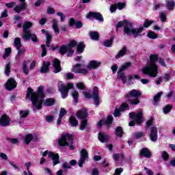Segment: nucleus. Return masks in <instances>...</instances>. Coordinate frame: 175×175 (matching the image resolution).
<instances>
[{
  "label": "nucleus",
  "mask_w": 175,
  "mask_h": 175,
  "mask_svg": "<svg viewBox=\"0 0 175 175\" xmlns=\"http://www.w3.org/2000/svg\"><path fill=\"white\" fill-rule=\"evenodd\" d=\"M44 98L43 86L38 87L37 92H33V90L31 88H27V98L30 99L33 106L38 110L42 109Z\"/></svg>",
  "instance_id": "obj_1"
},
{
  "label": "nucleus",
  "mask_w": 175,
  "mask_h": 175,
  "mask_svg": "<svg viewBox=\"0 0 175 175\" xmlns=\"http://www.w3.org/2000/svg\"><path fill=\"white\" fill-rule=\"evenodd\" d=\"M150 64L142 68V72L149 77H157L158 76V65L155 63L158 61V56L157 55H150Z\"/></svg>",
  "instance_id": "obj_2"
},
{
  "label": "nucleus",
  "mask_w": 175,
  "mask_h": 175,
  "mask_svg": "<svg viewBox=\"0 0 175 175\" xmlns=\"http://www.w3.org/2000/svg\"><path fill=\"white\" fill-rule=\"evenodd\" d=\"M58 146L60 147H68L69 150H75V142H73V136L70 134H62L61 137L56 140Z\"/></svg>",
  "instance_id": "obj_3"
},
{
  "label": "nucleus",
  "mask_w": 175,
  "mask_h": 175,
  "mask_svg": "<svg viewBox=\"0 0 175 175\" xmlns=\"http://www.w3.org/2000/svg\"><path fill=\"white\" fill-rule=\"evenodd\" d=\"M33 23L27 21L25 22L23 24V34L22 36V38L24 39V40H32V42H34V43H38L39 40H38V37L36 36V34L32 33L29 28L32 27Z\"/></svg>",
  "instance_id": "obj_4"
},
{
  "label": "nucleus",
  "mask_w": 175,
  "mask_h": 175,
  "mask_svg": "<svg viewBox=\"0 0 175 175\" xmlns=\"http://www.w3.org/2000/svg\"><path fill=\"white\" fill-rule=\"evenodd\" d=\"M144 29V27L143 26H139V27L135 29L131 23L127 22L124 27V33L128 36L133 35L134 38H137V36H142V32H143Z\"/></svg>",
  "instance_id": "obj_5"
},
{
  "label": "nucleus",
  "mask_w": 175,
  "mask_h": 175,
  "mask_svg": "<svg viewBox=\"0 0 175 175\" xmlns=\"http://www.w3.org/2000/svg\"><path fill=\"white\" fill-rule=\"evenodd\" d=\"M142 96V92L137 90H132L125 97L128 102H130L131 105H139V98Z\"/></svg>",
  "instance_id": "obj_6"
},
{
  "label": "nucleus",
  "mask_w": 175,
  "mask_h": 175,
  "mask_svg": "<svg viewBox=\"0 0 175 175\" xmlns=\"http://www.w3.org/2000/svg\"><path fill=\"white\" fill-rule=\"evenodd\" d=\"M74 87L75 85L71 83H68L67 85H64V83L61 81L57 83V88L63 99L68 98L69 90H72Z\"/></svg>",
  "instance_id": "obj_7"
},
{
  "label": "nucleus",
  "mask_w": 175,
  "mask_h": 175,
  "mask_svg": "<svg viewBox=\"0 0 175 175\" xmlns=\"http://www.w3.org/2000/svg\"><path fill=\"white\" fill-rule=\"evenodd\" d=\"M47 155L53 161V166H55V165H58V163H59V156L58 154H55L53 152H49V150H46L42 153V156L44 157H47Z\"/></svg>",
  "instance_id": "obj_8"
},
{
  "label": "nucleus",
  "mask_w": 175,
  "mask_h": 175,
  "mask_svg": "<svg viewBox=\"0 0 175 175\" xmlns=\"http://www.w3.org/2000/svg\"><path fill=\"white\" fill-rule=\"evenodd\" d=\"M85 161H88V152L85 149H82L80 152V159L78 161V166H79V167H83V165H84Z\"/></svg>",
  "instance_id": "obj_9"
},
{
  "label": "nucleus",
  "mask_w": 175,
  "mask_h": 175,
  "mask_svg": "<svg viewBox=\"0 0 175 175\" xmlns=\"http://www.w3.org/2000/svg\"><path fill=\"white\" fill-rule=\"evenodd\" d=\"M75 46H77V42L75 40H72L67 46L63 45L60 46L59 53L62 55H64L66 54L67 50H72Z\"/></svg>",
  "instance_id": "obj_10"
},
{
  "label": "nucleus",
  "mask_w": 175,
  "mask_h": 175,
  "mask_svg": "<svg viewBox=\"0 0 175 175\" xmlns=\"http://www.w3.org/2000/svg\"><path fill=\"white\" fill-rule=\"evenodd\" d=\"M129 117L131 120H134L136 124H142L143 122V111H139L137 114L133 112L129 113Z\"/></svg>",
  "instance_id": "obj_11"
},
{
  "label": "nucleus",
  "mask_w": 175,
  "mask_h": 175,
  "mask_svg": "<svg viewBox=\"0 0 175 175\" xmlns=\"http://www.w3.org/2000/svg\"><path fill=\"white\" fill-rule=\"evenodd\" d=\"M113 122V116H109L107 118L106 120H101L98 122H97L98 128H100L102 125L105 124L107 128L111 125Z\"/></svg>",
  "instance_id": "obj_12"
},
{
  "label": "nucleus",
  "mask_w": 175,
  "mask_h": 175,
  "mask_svg": "<svg viewBox=\"0 0 175 175\" xmlns=\"http://www.w3.org/2000/svg\"><path fill=\"white\" fill-rule=\"evenodd\" d=\"M81 66H83L80 64H77L75 66L72 68V72L75 73H81V75H87L88 73V70L86 68H81Z\"/></svg>",
  "instance_id": "obj_13"
},
{
  "label": "nucleus",
  "mask_w": 175,
  "mask_h": 175,
  "mask_svg": "<svg viewBox=\"0 0 175 175\" xmlns=\"http://www.w3.org/2000/svg\"><path fill=\"white\" fill-rule=\"evenodd\" d=\"M16 87H17V82H16V81L13 78L8 79L7 83H5V88L8 91H12V90H14Z\"/></svg>",
  "instance_id": "obj_14"
},
{
  "label": "nucleus",
  "mask_w": 175,
  "mask_h": 175,
  "mask_svg": "<svg viewBox=\"0 0 175 175\" xmlns=\"http://www.w3.org/2000/svg\"><path fill=\"white\" fill-rule=\"evenodd\" d=\"M86 17L88 18H96V20H98V21H100L101 23L103 22V16H102V14H100V13L99 12H89V14H88L86 15Z\"/></svg>",
  "instance_id": "obj_15"
},
{
  "label": "nucleus",
  "mask_w": 175,
  "mask_h": 175,
  "mask_svg": "<svg viewBox=\"0 0 175 175\" xmlns=\"http://www.w3.org/2000/svg\"><path fill=\"white\" fill-rule=\"evenodd\" d=\"M92 98L94 100V105L99 106V90L97 87L93 88Z\"/></svg>",
  "instance_id": "obj_16"
},
{
  "label": "nucleus",
  "mask_w": 175,
  "mask_h": 175,
  "mask_svg": "<svg viewBox=\"0 0 175 175\" xmlns=\"http://www.w3.org/2000/svg\"><path fill=\"white\" fill-rule=\"evenodd\" d=\"M150 139L151 142H157V140H158V129L156 126H153L151 128Z\"/></svg>",
  "instance_id": "obj_17"
},
{
  "label": "nucleus",
  "mask_w": 175,
  "mask_h": 175,
  "mask_svg": "<svg viewBox=\"0 0 175 175\" xmlns=\"http://www.w3.org/2000/svg\"><path fill=\"white\" fill-rule=\"evenodd\" d=\"M10 124V118L8 115L4 114L0 118V126H8Z\"/></svg>",
  "instance_id": "obj_18"
},
{
  "label": "nucleus",
  "mask_w": 175,
  "mask_h": 175,
  "mask_svg": "<svg viewBox=\"0 0 175 175\" xmlns=\"http://www.w3.org/2000/svg\"><path fill=\"white\" fill-rule=\"evenodd\" d=\"M77 118H79V120H87V117H88L87 109L83 108L79 110L77 113Z\"/></svg>",
  "instance_id": "obj_19"
},
{
  "label": "nucleus",
  "mask_w": 175,
  "mask_h": 175,
  "mask_svg": "<svg viewBox=\"0 0 175 175\" xmlns=\"http://www.w3.org/2000/svg\"><path fill=\"white\" fill-rule=\"evenodd\" d=\"M53 66L55 68L53 70L54 73H59V72L62 70V68H61V62L58 59H55L53 60Z\"/></svg>",
  "instance_id": "obj_20"
},
{
  "label": "nucleus",
  "mask_w": 175,
  "mask_h": 175,
  "mask_svg": "<svg viewBox=\"0 0 175 175\" xmlns=\"http://www.w3.org/2000/svg\"><path fill=\"white\" fill-rule=\"evenodd\" d=\"M100 66V62H98L96 60H92L89 62V64L87 66L88 69H96L97 68H99Z\"/></svg>",
  "instance_id": "obj_21"
},
{
  "label": "nucleus",
  "mask_w": 175,
  "mask_h": 175,
  "mask_svg": "<svg viewBox=\"0 0 175 175\" xmlns=\"http://www.w3.org/2000/svg\"><path fill=\"white\" fill-rule=\"evenodd\" d=\"M19 1L20 2H22V3L14 8V12H16V13H20L21 10H25V8H27V4L25 3V0H19Z\"/></svg>",
  "instance_id": "obj_22"
},
{
  "label": "nucleus",
  "mask_w": 175,
  "mask_h": 175,
  "mask_svg": "<svg viewBox=\"0 0 175 175\" xmlns=\"http://www.w3.org/2000/svg\"><path fill=\"white\" fill-rule=\"evenodd\" d=\"M50 62H44L41 66L40 73H47L50 69Z\"/></svg>",
  "instance_id": "obj_23"
},
{
  "label": "nucleus",
  "mask_w": 175,
  "mask_h": 175,
  "mask_svg": "<svg viewBox=\"0 0 175 175\" xmlns=\"http://www.w3.org/2000/svg\"><path fill=\"white\" fill-rule=\"evenodd\" d=\"M98 138L101 143H106L109 140V135L103 132H100L98 133Z\"/></svg>",
  "instance_id": "obj_24"
},
{
  "label": "nucleus",
  "mask_w": 175,
  "mask_h": 175,
  "mask_svg": "<svg viewBox=\"0 0 175 175\" xmlns=\"http://www.w3.org/2000/svg\"><path fill=\"white\" fill-rule=\"evenodd\" d=\"M140 155L145 157V158H151V152L148 148H144L140 150Z\"/></svg>",
  "instance_id": "obj_25"
},
{
  "label": "nucleus",
  "mask_w": 175,
  "mask_h": 175,
  "mask_svg": "<svg viewBox=\"0 0 175 175\" xmlns=\"http://www.w3.org/2000/svg\"><path fill=\"white\" fill-rule=\"evenodd\" d=\"M52 27L55 31V33L56 35H59V29H58V21L57 19H53L52 21Z\"/></svg>",
  "instance_id": "obj_26"
},
{
  "label": "nucleus",
  "mask_w": 175,
  "mask_h": 175,
  "mask_svg": "<svg viewBox=\"0 0 175 175\" xmlns=\"http://www.w3.org/2000/svg\"><path fill=\"white\" fill-rule=\"evenodd\" d=\"M167 10H173L174 9L175 3L174 0H165Z\"/></svg>",
  "instance_id": "obj_27"
},
{
  "label": "nucleus",
  "mask_w": 175,
  "mask_h": 175,
  "mask_svg": "<svg viewBox=\"0 0 175 175\" xmlns=\"http://www.w3.org/2000/svg\"><path fill=\"white\" fill-rule=\"evenodd\" d=\"M32 140H33V135L32 134H28L23 138L24 143L27 145L29 144Z\"/></svg>",
  "instance_id": "obj_28"
},
{
  "label": "nucleus",
  "mask_w": 175,
  "mask_h": 175,
  "mask_svg": "<svg viewBox=\"0 0 175 175\" xmlns=\"http://www.w3.org/2000/svg\"><path fill=\"white\" fill-rule=\"evenodd\" d=\"M89 35L92 40H99V33L98 31H90Z\"/></svg>",
  "instance_id": "obj_29"
},
{
  "label": "nucleus",
  "mask_w": 175,
  "mask_h": 175,
  "mask_svg": "<svg viewBox=\"0 0 175 175\" xmlns=\"http://www.w3.org/2000/svg\"><path fill=\"white\" fill-rule=\"evenodd\" d=\"M126 51H128V49H126V46H124L122 50H120L118 53L116 55V59H118L121 58L123 55H125Z\"/></svg>",
  "instance_id": "obj_30"
},
{
  "label": "nucleus",
  "mask_w": 175,
  "mask_h": 175,
  "mask_svg": "<svg viewBox=\"0 0 175 175\" xmlns=\"http://www.w3.org/2000/svg\"><path fill=\"white\" fill-rule=\"evenodd\" d=\"M14 47H16V50H20V49L23 47V45L21 44V40L20 39V38H16L14 39Z\"/></svg>",
  "instance_id": "obj_31"
},
{
  "label": "nucleus",
  "mask_w": 175,
  "mask_h": 175,
  "mask_svg": "<svg viewBox=\"0 0 175 175\" xmlns=\"http://www.w3.org/2000/svg\"><path fill=\"white\" fill-rule=\"evenodd\" d=\"M118 77H119V79H122L124 84H125L126 83V77L125 76V73H124V72L122 70H118Z\"/></svg>",
  "instance_id": "obj_32"
},
{
  "label": "nucleus",
  "mask_w": 175,
  "mask_h": 175,
  "mask_svg": "<svg viewBox=\"0 0 175 175\" xmlns=\"http://www.w3.org/2000/svg\"><path fill=\"white\" fill-rule=\"evenodd\" d=\"M163 94V92H161L157 93L153 98V105H157L158 102H159V100H161V96H162V94Z\"/></svg>",
  "instance_id": "obj_33"
},
{
  "label": "nucleus",
  "mask_w": 175,
  "mask_h": 175,
  "mask_svg": "<svg viewBox=\"0 0 175 175\" xmlns=\"http://www.w3.org/2000/svg\"><path fill=\"white\" fill-rule=\"evenodd\" d=\"M69 122L71 126H77L79 125V122L77 121V119H76L75 116H71L69 118Z\"/></svg>",
  "instance_id": "obj_34"
},
{
  "label": "nucleus",
  "mask_w": 175,
  "mask_h": 175,
  "mask_svg": "<svg viewBox=\"0 0 175 175\" xmlns=\"http://www.w3.org/2000/svg\"><path fill=\"white\" fill-rule=\"evenodd\" d=\"M55 100L53 98H47L44 102V106H53V105H55Z\"/></svg>",
  "instance_id": "obj_35"
},
{
  "label": "nucleus",
  "mask_w": 175,
  "mask_h": 175,
  "mask_svg": "<svg viewBox=\"0 0 175 175\" xmlns=\"http://www.w3.org/2000/svg\"><path fill=\"white\" fill-rule=\"evenodd\" d=\"M71 95L74 99V102L77 103L79 102V92L77 90H73L71 93Z\"/></svg>",
  "instance_id": "obj_36"
},
{
  "label": "nucleus",
  "mask_w": 175,
  "mask_h": 175,
  "mask_svg": "<svg viewBox=\"0 0 175 175\" xmlns=\"http://www.w3.org/2000/svg\"><path fill=\"white\" fill-rule=\"evenodd\" d=\"M159 17L162 23H166L167 18H166V12L165 11L160 12Z\"/></svg>",
  "instance_id": "obj_37"
},
{
  "label": "nucleus",
  "mask_w": 175,
  "mask_h": 175,
  "mask_svg": "<svg viewBox=\"0 0 175 175\" xmlns=\"http://www.w3.org/2000/svg\"><path fill=\"white\" fill-rule=\"evenodd\" d=\"M123 133H124V131H122V127L118 126L116 129V136H118L119 137H122V134Z\"/></svg>",
  "instance_id": "obj_38"
},
{
  "label": "nucleus",
  "mask_w": 175,
  "mask_h": 175,
  "mask_svg": "<svg viewBox=\"0 0 175 175\" xmlns=\"http://www.w3.org/2000/svg\"><path fill=\"white\" fill-rule=\"evenodd\" d=\"M85 45L83 42H80L77 46V53H83L84 51V48Z\"/></svg>",
  "instance_id": "obj_39"
},
{
  "label": "nucleus",
  "mask_w": 175,
  "mask_h": 175,
  "mask_svg": "<svg viewBox=\"0 0 175 175\" xmlns=\"http://www.w3.org/2000/svg\"><path fill=\"white\" fill-rule=\"evenodd\" d=\"M28 64H29V62H23V73L26 75L29 73V70H28Z\"/></svg>",
  "instance_id": "obj_40"
},
{
  "label": "nucleus",
  "mask_w": 175,
  "mask_h": 175,
  "mask_svg": "<svg viewBox=\"0 0 175 175\" xmlns=\"http://www.w3.org/2000/svg\"><path fill=\"white\" fill-rule=\"evenodd\" d=\"M10 69H11L10 63L8 62L5 64V73L8 77L10 76Z\"/></svg>",
  "instance_id": "obj_41"
},
{
  "label": "nucleus",
  "mask_w": 175,
  "mask_h": 175,
  "mask_svg": "<svg viewBox=\"0 0 175 175\" xmlns=\"http://www.w3.org/2000/svg\"><path fill=\"white\" fill-rule=\"evenodd\" d=\"M25 166L27 167V170L28 172V174H27V171H25L23 173L25 175H33L32 174V173H31L29 172V167H31V166H32V163L31 162H28L25 163Z\"/></svg>",
  "instance_id": "obj_42"
},
{
  "label": "nucleus",
  "mask_w": 175,
  "mask_h": 175,
  "mask_svg": "<svg viewBox=\"0 0 175 175\" xmlns=\"http://www.w3.org/2000/svg\"><path fill=\"white\" fill-rule=\"evenodd\" d=\"M113 40H114V38H111L110 40H105L103 43L104 46L105 47H111L113 44Z\"/></svg>",
  "instance_id": "obj_43"
},
{
  "label": "nucleus",
  "mask_w": 175,
  "mask_h": 175,
  "mask_svg": "<svg viewBox=\"0 0 175 175\" xmlns=\"http://www.w3.org/2000/svg\"><path fill=\"white\" fill-rule=\"evenodd\" d=\"M128 21H126L118 22V24L116 25V30L118 31V28H121V27H124V28H125V25H126Z\"/></svg>",
  "instance_id": "obj_44"
},
{
  "label": "nucleus",
  "mask_w": 175,
  "mask_h": 175,
  "mask_svg": "<svg viewBox=\"0 0 175 175\" xmlns=\"http://www.w3.org/2000/svg\"><path fill=\"white\" fill-rule=\"evenodd\" d=\"M29 114V111H21L19 112L20 118H27Z\"/></svg>",
  "instance_id": "obj_45"
},
{
  "label": "nucleus",
  "mask_w": 175,
  "mask_h": 175,
  "mask_svg": "<svg viewBox=\"0 0 175 175\" xmlns=\"http://www.w3.org/2000/svg\"><path fill=\"white\" fill-rule=\"evenodd\" d=\"M46 47H50V43H51V39H53V36L51 34H46Z\"/></svg>",
  "instance_id": "obj_46"
},
{
  "label": "nucleus",
  "mask_w": 175,
  "mask_h": 175,
  "mask_svg": "<svg viewBox=\"0 0 175 175\" xmlns=\"http://www.w3.org/2000/svg\"><path fill=\"white\" fill-rule=\"evenodd\" d=\"M87 119L81 120V126H80V131H84L85 129V127L87 126Z\"/></svg>",
  "instance_id": "obj_47"
},
{
  "label": "nucleus",
  "mask_w": 175,
  "mask_h": 175,
  "mask_svg": "<svg viewBox=\"0 0 175 175\" xmlns=\"http://www.w3.org/2000/svg\"><path fill=\"white\" fill-rule=\"evenodd\" d=\"M148 38L150 39H157V38H158V35L154 33L153 31H149L148 33Z\"/></svg>",
  "instance_id": "obj_48"
},
{
  "label": "nucleus",
  "mask_w": 175,
  "mask_h": 175,
  "mask_svg": "<svg viewBox=\"0 0 175 175\" xmlns=\"http://www.w3.org/2000/svg\"><path fill=\"white\" fill-rule=\"evenodd\" d=\"M171 111H172V106L169 105H166L163 109L164 114H168V113H170Z\"/></svg>",
  "instance_id": "obj_49"
},
{
  "label": "nucleus",
  "mask_w": 175,
  "mask_h": 175,
  "mask_svg": "<svg viewBox=\"0 0 175 175\" xmlns=\"http://www.w3.org/2000/svg\"><path fill=\"white\" fill-rule=\"evenodd\" d=\"M5 53L3 55V58L6 59L9 55H10V53H12V48H7L5 49Z\"/></svg>",
  "instance_id": "obj_50"
},
{
  "label": "nucleus",
  "mask_w": 175,
  "mask_h": 175,
  "mask_svg": "<svg viewBox=\"0 0 175 175\" xmlns=\"http://www.w3.org/2000/svg\"><path fill=\"white\" fill-rule=\"evenodd\" d=\"M131 62L125 63L124 64L121 66L120 70L124 71L126 69H128V68H129L131 66Z\"/></svg>",
  "instance_id": "obj_51"
},
{
  "label": "nucleus",
  "mask_w": 175,
  "mask_h": 175,
  "mask_svg": "<svg viewBox=\"0 0 175 175\" xmlns=\"http://www.w3.org/2000/svg\"><path fill=\"white\" fill-rule=\"evenodd\" d=\"M161 157L164 161H169V154L166 151L161 152Z\"/></svg>",
  "instance_id": "obj_52"
},
{
  "label": "nucleus",
  "mask_w": 175,
  "mask_h": 175,
  "mask_svg": "<svg viewBox=\"0 0 175 175\" xmlns=\"http://www.w3.org/2000/svg\"><path fill=\"white\" fill-rule=\"evenodd\" d=\"M129 109V105L126 103H123L120 108V111H125V110H128Z\"/></svg>",
  "instance_id": "obj_53"
},
{
  "label": "nucleus",
  "mask_w": 175,
  "mask_h": 175,
  "mask_svg": "<svg viewBox=\"0 0 175 175\" xmlns=\"http://www.w3.org/2000/svg\"><path fill=\"white\" fill-rule=\"evenodd\" d=\"M151 24H154V21H148V19H146L145 20V22L144 23V28H148V27L150 26Z\"/></svg>",
  "instance_id": "obj_54"
},
{
  "label": "nucleus",
  "mask_w": 175,
  "mask_h": 175,
  "mask_svg": "<svg viewBox=\"0 0 175 175\" xmlns=\"http://www.w3.org/2000/svg\"><path fill=\"white\" fill-rule=\"evenodd\" d=\"M8 141L11 143V144H18V139L17 138H8Z\"/></svg>",
  "instance_id": "obj_55"
},
{
  "label": "nucleus",
  "mask_w": 175,
  "mask_h": 175,
  "mask_svg": "<svg viewBox=\"0 0 175 175\" xmlns=\"http://www.w3.org/2000/svg\"><path fill=\"white\" fill-rule=\"evenodd\" d=\"M133 136L135 139H140V137H143V136H144V133L143 132L135 133Z\"/></svg>",
  "instance_id": "obj_56"
},
{
  "label": "nucleus",
  "mask_w": 175,
  "mask_h": 175,
  "mask_svg": "<svg viewBox=\"0 0 175 175\" xmlns=\"http://www.w3.org/2000/svg\"><path fill=\"white\" fill-rule=\"evenodd\" d=\"M57 16L60 17V21H62V22L65 21V18H66V16L64 13L57 12Z\"/></svg>",
  "instance_id": "obj_57"
},
{
  "label": "nucleus",
  "mask_w": 175,
  "mask_h": 175,
  "mask_svg": "<svg viewBox=\"0 0 175 175\" xmlns=\"http://www.w3.org/2000/svg\"><path fill=\"white\" fill-rule=\"evenodd\" d=\"M163 6V4L160 3H154L153 8L154 10H158V9H161Z\"/></svg>",
  "instance_id": "obj_58"
},
{
  "label": "nucleus",
  "mask_w": 175,
  "mask_h": 175,
  "mask_svg": "<svg viewBox=\"0 0 175 175\" xmlns=\"http://www.w3.org/2000/svg\"><path fill=\"white\" fill-rule=\"evenodd\" d=\"M67 112L66 110L64 108H61L59 113V117H62V118H64V116L66 115Z\"/></svg>",
  "instance_id": "obj_59"
},
{
  "label": "nucleus",
  "mask_w": 175,
  "mask_h": 175,
  "mask_svg": "<svg viewBox=\"0 0 175 175\" xmlns=\"http://www.w3.org/2000/svg\"><path fill=\"white\" fill-rule=\"evenodd\" d=\"M45 120L46 122H51L52 121H54V116H46L45 117Z\"/></svg>",
  "instance_id": "obj_60"
},
{
  "label": "nucleus",
  "mask_w": 175,
  "mask_h": 175,
  "mask_svg": "<svg viewBox=\"0 0 175 175\" xmlns=\"http://www.w3.org/2000/svg\"><path fill=\"white\" fill-rule=\"evenodd\" d=\"M62 167H63L64 169H71L72 166H71L70 164H69L68 163L64 162V163H63V164H62Z\"/></svg>",
  "instance_id": "obj_61"
},
{
  "label": "nucleus",
  "mask_w": 175,
  "mask_h": 175,
  "mask_svg": "<svg viewBox=\"0 0 175 175\" xmlns=\"http://www.w3.org/2000/svg\"><path fill=\"white\" fill-rule=\"evenodd\" d=\"M73 77H75V75L70 72L66 74V79H67L68 80H72Z\"/></svg>",
  "instance_id": "obj_62"
},
{
  "label": "nucleus",
  "mask_w": 175,
  "mask_h": 175,
  "mask_svg": "<svg viewBox=\"0 0 175 175\" xmlns=\"http://www.w3.org/2000/svg\"><path fill=\"white\" fill-rule=\"evenodd\" d=\"M109 10H110L111 13H114V12H116V10H117V6H116V5H114V4L111 5Z\"/></svg>",
  "instance_id": "obj_63"
},
{
  "label": "nucleus",
  "mask_w": 175,
  "mask_h": 175,
  "mask_svg": "<svg viewBox=\"0 0 175 175\" xmlns=\"http://www.w3.org/2000/svg\"><path fill=\"white\" fill-rule=\"evenodd\" d=\"M75 27L77 28V29H80L83 27V23H81V21H77L76 23H75Z\"/></svg>",
  "instance_id": "obj_64"
}]
</instances>
